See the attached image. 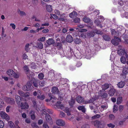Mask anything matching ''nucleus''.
Returning <instances> with one entry per match:
<instances>
[{
  "label": "nucleus",
  "mask_w": 128,
  "mask_h": 128,
  "mask_svg": "<svg viewBox=\"0 0 128 128\" xmlns=\"http://www.w3.org/2000/svg\"><path fill=\"white\" fill-rule=\"evenodd\" d=\"M92 123L95 126L98 128H104L105 124L104 122L102 120L92 121Z\"/></svg>",
  "instance_id": "1"
},
{
  "label": "nucleus",
  "mask_w": 128,
  "mask_h": 128,
  "mask_svg": "<svg viewBox=\"0 0 128 128\" xmlns=\"http://www.w3.org/2000/svg\"><path fill=\"white\" fill-rule=\"evenodd\" d=\"M7 74L9 76L13 77L15 78H18L19 77V74L15 73L12 70L9 69L6 72Z\"/></svg>",
  "instance_id": "2"
},
{
  "label": "nucleus",
  "mask_w": 128,
  "mask_h": 128,
  "mask_svg": "<svg viewBox=\"0 0 128 128\" xmlns=\"http://www.w3.org/2000/svg\"><path fill=\"white\" fill-rule=\"evenodd\" d=\"M24 69L26 70V73L27 75V76L28 77L29 79L30 78L32 77V76L34 74V73L30 71L29 72V69L28 66H25L23 67Z\"/></svg>",
  "instance_id": "3"
},
{
  "label": "nucleus",
  "mask_w": 128,
  "mask_h": 128,
  "mask_svg": "<svg viewBox=\"0 0 128 128\" xmlns=\"http://www.w3.org/2000/svg\"><path fill=\"white\" fill-rule=\"evenodd\" d=\"M5 100L7 103L10 104H14L15 103L14 99L11 98H5Z\"/></svg>",
  "instance_id": "4"
},
{
  "label": "nucleus",
  "mask_w": 128,
  "mask_h": 128,
  "mask_svg": "<svg viewBox=\"0 0 128 128\" xmlns=\"http://www.w3.org/2000/svg\"><path fill=\"white\" fill-rule=\"evenodd\" d=\"M20 107L22 109L26 110L28 108L29 106L27 102H21Z\"/></svg>",
  "instance_id": "5"
},
{
  "label": "nucleus",
  "mask_w": 128,
  "mask_h": 128,
  "mask_svg": "<svg viewBox=\"0 0 128 128\" xmlns=\"http://www.w3.org/2000/svg\"><path fill=\"white\" fill-rule=\"evenodd\" d=\"M121 41L120 38L118 37L114 36V38L112 40V43L114 45L116 46L118 45L119 44V42Z\"/></svg>",
  "instance_id": "6"
},
{
  "label": "nucleus",
  "mask_w": 128,
  "mask_h": 128,
  "mask_svg": "<svg viewBox=\"0 0 128 128\" xmlns=\"http://www.w3.org/2000/svg\"><path fill=\"white\" fill-rule=\"evenodd\" d=\"M18 93L20 96L25 97H27L30 96V93L28 92L24 93L22 91L19 90Z\"/></svg>",
  "instance_id": "7"
},
{
  "label": "nucleus",
  "mask_w": 128,
  "mask_h": 128,
  "mask_svg": "<svg viewBox=\"0 0 128 128\" xmlns=\"http://www.w3.org/2000/svg\"><path fill=\"white\" fill-rule=\"evenodd\" d=\"M56 123L57 125L60 126H64L65 124L64 121L62 119H59L57 120Z\"/></svg>",
  "instance_id": "8"
},
{
  "label": "nucleus",
  "mask_w": 128,
  "mask_h": 128,
  "mask_svg": "<svg viewBox=\"0 0 128 128\" xmlns=\"http://www.w3.org/2000/svg\"><path fill=\"white\" fill-rule=\"evenodd\" d=\"M76 100L77 102L78 103L81 104L83 102H84V98L80 96H78L77 97Z\"/></svg>",
  "instance_id": "9"
},
{
  "label": "nucleus",
  "mask_w": 128,
  "mask_h": 128,
  "mask_svg": "<svg viewBox=\"0 0 128 128\" xmlns=\"http://www.w3.org/2000/svg\"><path fill=\"white\" fill-rule=\"evenodd\" d=\"M97 98H96L94 97L90 98L89 100H84V104H87L88 103H92L94 102L97 99Z\"/></svg>",
  "instance_id": "10"
},
{
  "label": "nucleus",
  "mask_w": 128,
  "mask_h": 128,
  "mask_svg": "<svg viewBox=\"0 0 128 128\" xmlns=\"http://www.w3.org/2000/svg\"><path fill=\"white\" fill-rule=\"evenodd\" d=\"M1 117L3 118L6 119H8L9 118L8 116L4 112H0Z\"/></svg>",
  "instance_id": "11"
},
{
  "label": "nucleus",
  "mask_w": 128,
  "mask_h": 128,
  "mask_svg": "<svg viewBox=\"0 0 128 128\" xmlns=\"http://www.w3.org/2000/svg\"><path fill=\"white\" fill-rule=\"evenodd\" d=\"M116 92L115 90L113 88L111 89L108 92V94L110 96H112Z\"/></svg>",
  "instance_id": "12"
},
{
  "label": "nucleus",
  "mask_w": 128,
  "mask_h": 128,
  "mask_svg": "<svg viewBox=\"0 0 128 128\" xmlns=\"http://www.w3.org/2000/svg\"><path fill=\"white\" fill-rule=\"evenodd\" d=\"M128 66H125L123 67L122 72L124 74H126L128 73Z\"/></svg>",
  "instance_id": "13"
},
{
  "label": "nucleus",
  "mask_w": 128,
  "mask_h": 128,
  "mask_svg": "<svg viewBox=\"0 0 128 128\" xmlns=\"http://www.w3.org/2000/svg\"><path fill=\"white\" fill-rule=\"evenodd\" d=\"M77 13L75 11H73L69 14V16L71 18H74L77 16Z\"/></svg>",
  "instance_id": "14"
},
{
  "label": "nucleus",
  "mask_w": 128,
  "mask_h": 128,
  "mask_svg": "<svg viewBox=\"0 0 128 128\" xmlns=\"http://www.w3.org/2000/svg\"><path fill=\"white\" fill-rule=\"evenodd\" d=\"M73 40V38L70 35H68L66 37V40L68 42H71Z\"/></svg>",
  "instance_id": "15"
},
{
  "label": "nucleus",
  "mask_w": 128,
  "mask_h": 128,
  "mask_svg": "<svg viewBox=\"0 0 128 128\" xmlns=\"http://www.w3.org/2000/svg\"><path fill=\"white\" fill-rule=\"evenodd\" d=\"M46 42L48 45H51L54 44V41L52 38H50L47 40Z\"/></svg>",
  "instance_id": "16"
},
{
  "label": "nucleus",
  "mask_w": 128,
  "mask_h": 128,
  "mask_svg": "<svg viewBox=\"0 0 128 128\" xmlns=\"http://www.w3.org/2000/svg\"><path fill=\"white\" fill-rule=\"evenodd\" d=\"M95 34L94 31L92 32H87V36L89 38L94 37Z\"/></svg>",
  "instance_id": "17"
},
{
  "label": "nucleus",
  "mask_w": 128,
  "mask_h": 128,
  "mask_svg": "<svg viewBox=\"0 0 128 128\" xmlns=\"http://www.w3.org/2000/svg\"><path fill=\"white\" fill-rule=\"evenodd\" d=\"M125 52L124 50L120 48L118 50V54L120 56H122L124 54Z\"/></svg>",
  "instance_id": "18"
},
{
  "label": "nucleus",
  "mask_w": 128,
  "mask_h": 128,
  "mask_svg": "<svg viewBox=\"0 0 128 128\" xmlns=\"http://www.w3.org/2000/svg\"><path fill=\"white\" fill-rule=\"evenodd\" d=\"M60 17L58 18V20L60 21H64L65 20V16L66 15L64 14H60Z\"/></svg>",
  "instance_id": "19"
},
{
  "label": "nucleus",
  "mask_w": 128,
  "mask_h": 128,
  "mask_svg": "<svg viewBox=\"0 0 128 128\" xmlns=\"http://www.w3.org/2000/svg\"><path fill=\"white\" fill-rule=\"evenodd\" d=\"M125 82L123 81H120L118 84V88H122L125 85Z\"/></svg>",
  "instance_id": "20"
},
{
  "label": "nucleus",
  "mask_w": 128,
  "mask_h": 128,
  "mask_svg": "<svg viewBox=\"0 0 128 128\" xmlns=\"http://www.w3.org/2000/svg\"><path fill=\"white\" fill-rule=\"evenodd\" d=\"M52 92L53 93L58 94V93L59 91L57 88L54 87L52 88Z\"/></svg>",
  "instance_id": "21"
},
{
  "label": "nucleus",
  "mask_w": 128,
  "mask_h": 128,
  "mask_svg": "<svg viewBox=\"0 0 128 128\" xmlns=\"http://www.w3.org/2000/svg\"><path fill=\"white\" fill-rule=\"evenodd\" d=\"M78 110H81L84 113L86 112V109L84 106H79L78 107Z\"/></svg>",
  "instance_id": "22"
},
{
  "label": "nucleus",
  "mask_w": 128,
  "mask_h": 128,
  "mask_svg": "<svg viewBox=\"0 0 128 128\" xmlns=\"http://www.w3.org/2000/svg\"><path fill=\"white\" fill-rule=\"evenodd\" d=\"M27 86V88H28V91L32 89V84L30 82H28L27 83L26 85Z\"/></svg>",
  "instance_id": "23"
},
{
  "label": "nucleus",
  "mask_w": 128,
  "mask_h": 128,
  "mask_svg": "<svg viewBox=\"0 0 128 128\" xmlns=\"http://www.w3.org/2000/svg\"><path fill=\"white\" fill-rule=\"evenodd\" d=\"M17 104H18L21 101V99L20 96L18 95H16L15 96Z\"/></svg>",
  "instance_id": "24"
},
{
  "label": "nucleus",
  "mask_w": 128,
  "mask_h": 128,
  "mask_svg": "<svg viewBox=\"0 0 128 128\" xmlns=\"http://www.w3.org/2000/svg\"><path fill=\"white\" fill-rule=\"evenodd\" d=\"M37 48H38L40 49H41L43 48V45L42 43L38 42L37 44Z\"/></svg>",
  "instance_id": "25"
},
{
  "label": "nucleus",
  "mask_w": 128,
  "mask_h": 128,
  "mask_svg": "<svg viewBox=\"0 0 128 128\" xmlns=\"http://www.w3.org/2000/svg\"><path fill=\"white\" fill-rule=\"evenodd\" d=\"M8 124L10 128H16V126L14 123L11 121H9Z\"/></svg>",
  "instance_id": "26"
},
{
  "label": "nucleus",
  "mask_w": 128,
  "mask_h": 128,
  "mask_svg": "<svg viewBox=\"0 0 128 128\" xmlns=\"http://www.w3.org/2000/svg\"><path fill=\"white\" fill-rule=\"evenodd\" d=\"M64 111L67 113L68 116H70L71 115L70 111V109L68 108H66L65 109H64Z\"/></svg>",
  "instance_id": "27"
},
{
  "label": "nucleus",
  "mask_w": 128,
  "mask_h": 128,
  "mask_svg": "<svg viewBox=\"0 0 128 128\" xmlns=\"http://www.w3.org/2000/svg\"><path fill=\"white\" fill-rule=\"evenodd\" d=\"M110 86V85L108 84H105L102 86V90H105L106 89L108 88Z\"/></svg>",
  "instance_id": "28"
},
{
  "label": "nucleus",
  "mask_w": 128,
  "mask_h": 128,
  "mask_svg": "<svg viewBox=\"0 0 128 128\" xmlns=\"http://www.w3.org/2000/svg\"><path fill=\"white\" fill-rule=\"evenodd\" d=\"M49 96L50 97V100H49L48 99H46V102H48L50 101V100H51L52 99H53L54 100H52V102H54V100H56L57 99V98H55V97H53L52 96H51V94H49Z\"/></svg>",
  "instance_id": "29"
},
{
  "label": "nucleus",
  "mask_w": 128,
  "mask_h": 128,
  "mask_svg": "<svg viewBox=\"0 0 128 128\" xmlns=\"http://www.w3.org/2000/svg\"><path fill=\"white\" fill-rule=\"evenodd\" d=\"M30 114H31V118L32 119L34 120L35 118L34 112L32 110H31L30 112Z\"/></svg>",
  "instance_id": "30"
},
{
  "label": "nucleus",
  "mask_w": 128,
  "mask_h": 128,
  "mask_svg": "<svg viewBox=\"0 0 128 128\" xmlns=\"http://www.w3.org/2000/svg\"><path fill=\"white\" fill-rule=\"evenodd\" d=\"M46 121L49 122L51 120V118L48 114L46 113Z\"/></svg>",
  "instance_id": "31"
},
{
  "label": "nucleus",
  "mask_w": 128,
  "mask_h": 128,
  "mask_svg": "<svg viewBox=\"0 0 128 128\" xmlns=\"http://www.w3.org/2000/svg\"><path fill=\"white\" fill-rule=\"evenodd\" d=\"M101 108L103 109L102 110L101 109V112H102L104 110H106L108 108V106L106 103L101 106Z\"/></svg>",
  "instance_id": "32"
},
{
  "label": "nucleus",
  "mask_w": 128,
  "mask_h": 128,
  "mask_svg": "<svg viewBox=\"0 0 128 128\" xmlns=\"http://www.w3.org/2000/svg\"><path fill=\"white\" fill-rule=\"evenodd\" d=\"M32 80L33 81V84L34 86L35 87H37L38 86L37 81L35 78L33 79Z\"/></svg>",
  "instance_id": "33"
},
{
  "label": "nucleus",
  "mask_w": 128,
  "mask_h": 128,
  "mask_svg": "<svg viewBox=\"0 0 128 128\" xmlns=\"http://www.w3.org/2000/svg\"><path fill=\"white\" fill-rule=\"evenodd\" d=\"M103 38L104 40L106 41H110V38L109 36L106 34H104L103 36Z\"/></svg>",
  "instance_id": "34"
},
{
  "label": "nucleus",
  "mask_w": 128,
  "mask_h": 128,
  "mask_svg": "<svg viewBox=\"0 0 128 128\" xmlns=\"http://www.w3.org/2000/svg\"><path fill=\"white\" fill-rule=\"evenodd\" d=\"M46 9L47 10L48 12H51L52 10V6L50 5H46Z\"/></svg>",
  "instance_id": "35"
},
{
  "label": "nucleus",
  "mask_w": 128,
  "mask_h": 128,
  "mask_svg": "<svg viewBox=\"0 0 128 128\" xmlns=\"http://www.w3.org/2000/svg\"><path fill=\"white\" fill-rule=\"evenodd\" d=\"M57 48L59 50H61L62 49V44L61 43H58L56 45Z\"/></svg>",
  "instance_id": "36"
},
{
  "label": "nucleus",
  "mask_w": 128,
  "mask_h": 128,
  "mask_svg": "<svg viewBox=\"0 0 128 128\" xmlns=\"http://www.w3.org/2000/svg\"><path fill=\"white\" fill-rule=\"evenodd\" d=\"M75 100L72 98L69 101V104L71 106H72L75 103Z\"/></svg>",
  "instance_id": "37"
},
{
  "label": "nucleus",
  "mask_w": 128,
  "mask_h": 128,
  "mask_svg": "<svg viewBox=\"0 0 128 128\" xmlns=\"http://www.w3.org/2000/svg\"><path fill=\"white\" fill-rule=\"evenodd\" d=\"M94 23L98 26H99L101 28L102 27V26L100 24V22L98 20H96L94 22Z\"/></svg>",
  "instance_id": "38"
},
{
  "label": "nucleus",
  "mask_w": 128,
  "mask_h": 128,
  "mask_svg": "<svg viewBox=\"0 0 128 128\" xmlns=\"http://www.w3.org/2000/svg\"><path fill=\"white\" fill-rule=\"evenodd\" d=\"M100 96L102 98H107L108 96V94L106 93L105 92L103 93L102 94H101L100 95Z\"/></svg>",
  "instance_id": "39"
},
{
  "label": "nucleus",
  "mask_w": 128,
  "mask_h": 128,
  "mask_svg": "<svg viewBox=\"0 0 128 128\" xmlns=\"http://www.w3.org/2000/svg\"><path fill=\"white\" fill-rule=\"evenodd\" d=\"M75 43L76 44H79L81 42V40L80 38H76L74 40Z\"/></svg>",
  "instance_id": "40"
},
{
  "label": "nucleus",
  "mask_w": 128,
  "mask_h": 128,
  "mask_svg": "<svg viewBox=\"0 0 128 128\" xmlns=\"http://www.w3.org/2000/svg\"><path fill=\"white\" fill-rule=\"evenodd\" d=\"M45 97V96L44 94L38 96H37V98L38 99L42 100H44V99Z\"/></svg>",
  "instance_id": "41"
},
{
  "label": "nucleus",
  "mask_w": 128,
  "mask_h": 128,
  "mask_svg": "<svg viewBox=\"0 0 128 128\" xmlns=\"http://www.w3.org/2000/svg\"><path fill=\"white\" fill-rule=\"evenodd\" d=\"M44 77V74L42 73H41L39 74L38 75V78L40 80H42Z\"/></svg>",
  "instance_id": "42"
},
{
  "label": "nucleus",
  "mask_w": 128,
  "mask_h": 128,
  "mask_svg": "<svg viewBox=\"0 0 128 128\" xmlns=\"http://www.w3.org/2000/svg\"><path fill=\"white\" fill-rule=\"evenodd\" d=\"M120 60L121 62L122 63L125 64L126 63V59L124 57L122 56Z\"/></svg>",
  "instance_id": "43"
},
{
  "label": "nucleus",
  "mask_w": 128,
  "mask_h": 128,
  "mask_svg": "<svg viewBox=\"0 0 128 128\" xmlns=\"http://www.w3.org/2000/svg\"><path fill=\"white\" fill-rule=\"evenodd\" d=\"M94 32L96 34H103V32L101 31L97 30H94Z\"/></svg>",
  "instance_id": "44"
},
{
  "label": "nucleus",
  "mask_w": 128,
  "mask_h": 128,
  "mask_svg": "<svg viewBox=\"0 0 128 128\" xmlns=\"http://www.w3.org/2000/svg\"><path fill=\"white\" fill-rule=\"evenodd\" d=\"M118 106L115 105L114 106L113 112L114 113H116L118 110Z\"/></svg>",
  "instance_id": "45"
},
{
  "label": "nucleus",
  "mask_w": 128,
  "mask_h": 128,
  "mask_svg": "<svg viewBox=\"0 0 128 128\" xmlns=\"http://www.w3.org/2000/svg\"><path fill=\"white\" fill-rule=\"evenodd\" d=\"M66 115L65 114L62 112H60L59 114V116L61 118H64Z\"/></svg>",
  "instance_id": "46"
},
{
  "label": "nucleus",
  "mask_w": 128,
  "mask_h": 128,
  "mask_svg": "<svg viewBox=\"0 0 128 128\" xmlns=\"http://www.w3.org/2000/svg\"><path fill=\"white\" fill-rule=\"evenodd\" d=\"M90 19L86 17H84L83 19L84 22L86 23L89 22L90 21Z\"/></svg>",
  "instance_id": "47"
},
{
  "label": "nucleus",
  "mask_w": 128,
  "mask_h": 128,
  "mask_svg": "<svg viewBox=\"0 0 128 128\" xmlns=\"http://www.w3.org/2000/svg\"><path fill=\"white\" fill-rule=\"evenodd\" d=\"M122 97H119L117 99V104H120L122 102Z\"/></svg>",
  "instance_id": "48"
},
{
  "label": "nucleus",
  "mask_w": 128,
  "mask_h": 128,
  "mask_svg": "<svg viewBox=\"0 0 128 128\" xmlns=\"http://www.w3.org/2000/svg\"><path fill=\"white\" fill-rule=\"evenodd\" d=\"M30 44H27L26 45L25 47V50L27 52H28L30 48H29Z\"/></svg>",
  "instance_id": "49"
},
{
  "label": "nucleus",
  "mask_w": 128,
  "mask_h": 128,
  "mask_svg": "<svg viewBox=\"0 0 128 128\" xmlns=\"http://www.w3.org/2000/svg\"><path fill=\"white\" fill-rule=\"evenodd\" d=\"M81 128H89V126L88 124H84L82 126Z\"/></svg>",
  "instance_id": "50"
},
{
  "label": "nucleus",
  "mask_w": 128,
  "mask_h": 128,
  "mask_svg": "<svg viewBox=\"0 0 128 128\" xmlns=\"http://www.w3.org/2000/svg\"><path fill=\"white\" fill-rule=\"evenodd\" d=\"M111 32L112 34L113 35H116L117 32L114 29H112L111 30Z\"/></svg>",
  "instance_id": "51"
},
{
  "label": "nucleus",
  "mask_w": 128,
  "mask_h": 128,
  "mask_svg": "<svg viewBox=\"0 0 128 128\" xmlns=\"http://www.w3.org/2000/svg\"><path fill=\"white\" fill-rule=\"evenodd\" d=\"M100 116L98 114H96L94 116H92V119H96L100 118Z\"/></svg>",
  "instance_id": "52"
},
{
  "label": "nucleus",
  "mask_w": 128,
  "mask_h": 128,
  "mask_svg": "<svg viewBox=\"0 0 128 128\" xmlns=\"http://www.w3.org/2000/svg\"><path fill=\"white\" fill-rule=\"evenodd\" d=\"M46 82L45 81H42L39 82V84L41 86H44Z\"/></svg>",
  "instance_id": "53"
},
{
  "label": "nucleus",
  "mask_w": 128,
  "mask_h": 128,
  "mask_svg": "<svg viewBox=\"0 0 128 128\" xmlns=\"http://www.w3.org/2000/svg\"><path fill=\"white\" fill-rule=\"evenodd\" d=\"M80 21V19L78 18H76L74 20V22L75 23H79Z\"/></svg>",
  "instance_id": "54"
},
{
  "label": "nucleus",
  "mask_w": 128,
  "mask_h": 128,
  "mask_svg": "<svg viewBox=\"0 0 128 128\" xmlns=\"http://www.w3.org/2000/svg\"><path fill=\"white\" fill-rule=\"evenodd\" d=\"M107 125L108 127L112 128H113L115 127V125L112 123L108 124Z\"/></svg>",
  "instance_id": "55"
},
{
  "label": "nucleus",
  "mask_w": 128,
  "mask_h": 128,
  "mask_svg": "<svg viewBox=\"0 0 128 128\" xmlns=\"http://www.w3.org/2000/svg\"><path fill=\"white\" fill-rule=\"evenodd\" d=\"M4 104V102L3 100L1 99H0V108L2 107Z\"/></svg>",
  "instance_id": "56"
},
{
  "label": "nucleus",
  "mask_w": 128,
  "mask_h": 128,
  "mask_svg": "<svg viewBox=\"0 0 128 128\" xmlns=\"http://www.w3.org/2000/svg\"><path fill=\"white\" fill-rule=\"evenodd\" d=\"M114 116L112 114H111L109 116V119L110 120H114Z\"/></svg>",
  "instance_id": "57"
},
{
  "label": "nucleus",
  "mask_w": 128,
  "mask_h": 128,
  "mask_svg": "<svg viewBox=\"0 0 128 128\" xmlns=\"http://www.w3.org/2000/svg\"><path fill=\"white\" fill-rule=\"evenodd\" d=\"M32 102L34 105V106L36 107L37 106V102L35 100V99H33L32 100Z\"/></svg>",
  "instance_id": "58"
},
{
  "label": "nucleus",
  "mask_w": 128,
  "mask_h": 128,
  "mask_svg": "<svg viewBox=\"0 0 128 128\" xmlns=\"http://www.w3.org/2000/svg\"><path fill=\"white\" fill-rule=\"evenodd\" d=\"M45 37L44 36L38 39V40L39 41L44 42L45 41Z\"/></svg>",
  "instance_id": "59"
},
{
  "label": "nucleus",
  "mask_w": 128,
  "mask_h": 128,
  "mask_svg": "<svg viewBox=\"0 0 128 128\" xmlns=\"http://www.w3.org/2000/svg\"><path fill=\"white\" fill-rule=\"evenodd\" d=\"M57 107L61 109H64V105L62 104L57 105Z\"/></svg>",
  "instance_id": "60"
},
{
  "label": "nucleus",
  "mask_w": 128,
  "mask_h": 128,
  "mask_svg": "<svg viewBox=\"0 0 128 128\" xmlns=\"http://www.w3.org/2000/svg\"><path fill=\"white\" fill-rule=\"evenodd\" d=\"M54 12L55 14L58 15H60V11L57 10H55L54 11Z\"/></svg>",
  "instance_id": "61"
},
{
  "label": "nucleus",
  "mask_w": 128,
  "mask_h": 128,
  "mask_svg": "<svg viewBox=\"0 0 128 128\" xmlns=\"http://www.w3.org/2000/svg\"><path fill=\"white\" fill-rule=\"evenodd\" d=\"M43 127L44 128H49V127L46 123H44L43 124Z\"/></svg>",
  "instance_id": "62"
},
{
  "label": "nucleus",
  "mask_w": 128,
  "mask_h": 128,
  "mask_svg": "<svg viewBox=\"0 0 128 128\" xmlns=\"http://www.w3.org/2000/svg\"><path fill=\"white\" fill-rule=\"evenodd\" d=\"M4 125L3 122L2 121L0 120V128H3Z\"/></svg>",
  "instance_id": "63"
},
{
  "label": "nucleus",
  "mask_w": 128,
  "mask_h": 128,
  "mask_svg": "<svg viewBox=\"0 0 128 128\" xmlns=\"http://www.w3.org/2000/svg\"><path fill=\"white\" fill-rule=\"evenodd\" d=\"M22 56L24 59L26 60L28 59V56L26 54H24Z\"/></svg>",
  "instance_id": "64"
}]
</instances>
